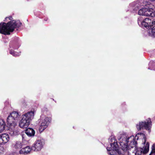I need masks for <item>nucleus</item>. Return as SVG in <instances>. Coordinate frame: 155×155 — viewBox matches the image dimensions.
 <instances>
[{
    "mask_svg": "<svg viewBox=\"0 0 155 155\" xmlns=\"http://www.w3.org/2000/svg\"><path fill=\"white\" fill-rule=\"evenodd\" d=\"M10 54H12L13 56H16L19 55V53L13 50H11L10 51Z\"/></svg>",
    "mask_w": 155,
    "mask_h": 155,
    "instance_id": "nucleus-20",
    "label": "nucleus"
},
{
    "mask_svg": "<svg viewBox=\"0 0 155 155\" xmlns=\"http://www.w3.org/2000/svg\"><path fill=\"white\" fill-rule=\"evenodd\" d=\"M7 18H9V20H12L13 19V18L12 17H10L9 18L6 17V18L5 19H6Z\"/></svg>",
    "mask_w": 155,
    "mask_h": 155,
    "instance_id": "nucleus-25",
    "label": "nucleus"
},
{
    "mask_svg": "<svg viewBox=\"0 0 155 155\" xmlns=\"http://www.w3.org/2000/svg\"><path fill=\"white\" fill-rule=\"evenodd\" d=\"M130 6L132 7V8L135 11L137 10L139 8V4L136 2H134L130 4Z\"/></svg>",
    "mask_w": 155,
    "mask_h": 155,
    "instance_id": "nucleus-17",
    "label": "nucleus"
},
{
    "mask_svg": "<svg viewBox=\"0 0 155 155\" xmlns=\"http://www.w3.org/2000/svg\"><path fill=\"white\" fill-rule=\"evenodd\" d=\"M44 143V141L42 140H36L32 147V150L35 151H40L43 148Z\"/></svg>",
    "mask_w": 155,
    "mask_h": 155,
    "instance_id": "nucleus-9",
    "label": "nucleus"
},
{
    "mask_svg": "<svg viewBox=\"0 0 155 155\" xmlns=\"http://www.w3.org/2000/svg\"><path fill=\"white\" fill-rule=\"evenodd\" d=\"M149 143L148 142H147L144 149L143 147L136 148V147H135V148L136 149V155H141L142 153L143 154L146 153L148 152L149 150Z\"/></svg>",
    "mask_w": 155,
    "mask_h": 155,
    "instance_id": "nucleus-10",
    "label": "nucleus"
},
{
    "mask_svg": "<svg viewBox=\"0 0 155 155\" xmlns=\"http://www.w3.org/2000/svg\"><path fill=\"white\" fill-rule=\"evenodd\" d=\"M26 134H25V132L24 133H22V134H21V136L22 137V138L23 140H25L26 139Z\"/></svg>",
    "mask_w": 155,
    "mask_h": 155,
    "instance_id": "nucleus-23",
    "label": "nucleus"
},
{
    "mask_svg": "<svg viewBox=\"0 0 155 155\" xmlns=\"http://www.w3.org/2000/svg\"><path fill=\"white\" fill-rule=\"evenodd\" d=\"M32 150V147L30 148L29 146L22 148L19 151V153L20 154H27L30 153V152Z\"/></svg>",
    "mask_w": 155,
    "mask_h": 155,
    "instance_id": "nucleus-14",
    "label": "nucleus"
},
{
    "mask_svg": "<svg viewBox=\"0 0 155 155\" xmlns=\"http://www.w3.org/2000/svg\"><path fill=\"white\" fill-rule=\"evenodd\" d=\"M120 147L124 152L128 150L129 155H136L135 148H134L137 144V142L134 140V136L127 137L122 135L118 138Z\"/></svg>",
    "mask_w": 155,
    "mask_h": 155,
    "instance_id": "nucleus-1",
    "label": "nucleus"
},
{
    "mask_svg": "<svg viewBox=\"0 0 155 155\" xmlns=\"http://www.w3.org/2000/svg\"><path fill=\"white\" fill-rule=\"evenodd\" d=\"M150 155H155V144L153 145L152 147V150Z\"/></svg>",
    "mask_w": 155,
    "mask_h": 155,
    "instance_id": "nucleus-22",
    "label": "nucleus"
},
{
    "mask_svg": "<svg viewBox=\"0 0 155 155\" xmlns=\"http://www.w3.org/2000/svg\"><path fill=\"white\" fill-rule=\"evenodd\" d=\"M151 121L150 118L147 121H141L139 122L138 124L136 125V127L138 130L141 129H146L149 130L150 129Z\"/></svg>",
    "mask_w": 155,
    "mask_h": 155,
    "instance_id": "nucleus-8",
    "label": "nucleus"
},
{
    "mask_svg": "<svg viewBox=\"0 0 155 155\" xmlns=\"http://www.w3.org/2000/svg\"><path fill=\"white\" fill-rule=\"evenodd\" d=\"M138 23L139 25L141 27L144 26L146 28L155 25V20L151 21V19L149 18H146L142 20L141 18H138Z\"/></svg>",
    "mask_w": 155,
    "mask_h": 155,
    "instance_id": "nucleus-7",
    "label": "nucleus"
},
{
    "mask_svg": "<svg viewBox=\"0 0 155 155\" xmlns=\"http://www.w3.org/2000/svg\"><path fill=\"white\" fill-rule=\"evenodd\" d=\"M9 126V130L8 132L9 134L11 136H14L18 135V131L17 130L15 129V126L12 128V127L9 124H8Z\"/></svg>",
    "mask_w": 155,
    "mask_h": 155,
    "instance_id": "nucleus-13",
    "label": "nucleus"
},
{
    "mask_svg": "<svg viewBox=\"0 0 155 155\" xmlns=\"http://www.w3.org/2000/svg\"><path fill=\"white\" fill-rule=\"evenodd\" d=\"M147 4L145 5V7L140 9L138 12L139 15L150 16L154 17L155 16V12L153 10L154 6L152 4L147 2Z\"/></svg>",
    "mask_w": 155,
    "mask_h": 155,
    "instance_id": "nucleus-4",
    "label": "nucleus"
},
{
    "mask_svg": "<svg viewBox=\"0 0 155 155\" xmlns=\"http://www.w3.org/2000/svg\"><path fill=\"white\" fill-rule=\"evenodd\" d=\"M140 136H141V137H143V144H145L146 138L145 135L143 133H138L135 136V138L136 139L137 138V139H138V138L140 137Z\"/></svg>",
    "mask_w": 155,
    "mask_h": 155,
    "instance_id": "nucleus-16",
    "label": "nucleus"
},
{
    "mask_svg": "<svg viewBox=\"0 0 155 155\" xmlns=\"http://www.w3.org/2000/svg\"><path fill=\"white\" fill-rule=\"evenodd\" d=\"M5 124L4 122V124H0V133L2 132L5 129Z\"/></svg>",
    "mask_w": 155,
    "mask_h": 155,
    "instance_id": "nucleus-21",
    "label": "nucleus"
},
{
    "mask_svg": "<svg viewBox=\"0 0 155 155\" xmlns=\"http://www.w3.org/2000/svg\"><path fill=\"white\" fill-rule=\"evenodd\" d=\"M22 143L21 142L17 141L14 145V148L16 150H19L22 148Z\"/></svg>",
    "mask_w": 155,
    "mask_h": 155,
    "instance_id": "nucleus-18",
    "label": "nucleus"
},
{
    "mask_svg": "<svg viewBox=\"0 0 155 155\" xmlns=\"http://www.w3.org/2000/svg\"><path fill=\"white\" fill-rule=\"evenodd\" d=\"M50 119L48 117H46L42 120L39 127V130L40 132H42L48 127L49 124L50 123Z\"/></svg>",
    "mask_w": 155,
    "mask_h": 155,
    "instance_id": "nucleus-11",
    "label": "nucleus"
},
{
    "mask_svg": "<svg viewBox=\"0 0 155 155\" xmlns=\"http://www.w3.org/2000/svg\"><path fill=\"white\" fill-rule=\"evenodd\" d=\"M34 113L33 111L28 112L24 114L22 116V118L20 121L19 125L21 128L27 127L30 124V121L33 118Z\"/></svg>",
    "mask_w": 155,
    "mask_h": 155,
    "instance_id": "nucleus-5",
    "label": "nucleus"
},
{
    "mask_svg": "<svg viewBox=\"0 0 155 155\" xmlns=\"http://www.w3.org/2000/svg\"><path fill=\"white\" fill-rule=\"evenodd\" d=\"M9 139L8 135L7 134H3L0 135V144H3L7 143Z\"/></svg>",
    "mask_w": 155,
    "mask_h": 155,
    "instance_id": "nucleus-12",
    "label": "nucleus"
},
{
    "mask_svg": "<svg viewBox=\"0 0 155 155\" xmlns=\"http://www.w3.org/2000/svg\"><path fill=\"white\" fill-rule=\"evenodd\" d=\"M21 24L19 21L13 20L7 23H0V33L5 35H9L10 32H13L15 28L19 27Z\"/></svg>",
    "mask_w": 155,
    "mask_h": 155,
    "instance_id": "nucleus-2",
    "label": "nucleus"
},
{
    "mask_svg": "<svg viewBox=\"0 0 155 155\" xmlns=\"http://www.w3.org/2000/svg\"><path fill=\"white\" fill-rule=\"evenodd\" d=\"M20 115L17 111H14L10 114L7 119L8 124H9L12 127L16 126L17 120L18 119Z\"/></svg>",
    "mask_w": 155,
    "mask_h": 155,
    "instance_id": "nucleus-6",
    "label": "nucleus"
},
{
    "mask_svg": "<svg viewBox=\"0 0 155 155\" xmlns=\"http://www.w3.org/2000/svg\"><path fill=\"white\" fill-rule=\"evenodd\" d=\"M4 120H3L0 119V124H4Z\"/></svg>",
    "mask_w": 155,
    "mask_h": 155,
    "instance_id": "nucleus-24",
    "label": "nucleus"
},
{
    "mask_svg": "<svg viewBox=\"0 0 155 155\" xmlns=\"http://www.w3.org/2000/svg\"><path fill=\"white\" fill-rule=\"evenodd\" d=\"M25 134L29 137H33L35 134V131L33 129L31 128H27L25 130Z\"/></svg>",
    "mask_w": 155,
    "mask_h": 155,
    "instance_id": "nucleus-15",
    "label": "nucleus"
},
{
    "mask_svg": "<svg viewBox=\"0 0 155 155\" xmlns=\"http://www.w3.org/2000/svg\"><path fill=\"white\" fill-rule=\"evenodd\" d=\"M109 141L110 142L111 147H107V149L109 151V154L110 155H120L122 153L118 149V146L117 141L114 136H111L109 138Z\"/></svg>",
    "mask_w": 155,
    "mask_h": 155,
    "instance_id": "nucleus-3",
    "label": "nucleus"
},
{
    "mask_svg": "<svg viewBox=\"0 0 155 155\" xmlns=\"http://www.w3.org/2000/svg\"><path fill=\"white\" fill-rule=\"evenodd\" d=\"M149 67L148 68L149 69L153 70H155V68H154V67L155 66V63L153 61H151L149 64Z\"/></svg>",
    "mask_w": 155,
    "mask_h": 155,
    "instance_id": "nucleus-19",
    "label": "nucleus"
}]
</instances>
